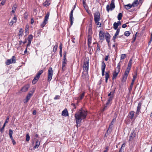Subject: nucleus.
Wrapping results in <instances>:
<instances>
[{
    "mask_svg": "<svg viewBox=\"0 0 152 152\" xmlns=\"http://www.w3.org/2000/svg\"><path fill=\"white\" fill-rule=\"evenodd\" d=\"M87 115V111L82 108L77 110L75 114V118L77 127L80 126L82 120L85 119Z\"/></svg>",
    "mask_w": 152,
    "mask_h": 152,
    "instance_id": "nucleus-1",
    "label": "nucleus"
},
{
    "mask_svg": "<svg viewBox=\"0 0 152 152\" xmlns=\"http://www.w3.org/2000/svg\"><path fill=\"white\" fill-rule=\"evenodd\" d=\"M89 59L88 58H86L85 59L83 63V72L82 73V76L86 77L88 74V71L89 68Z\"/></svg>",
    "mask_w": 152,
    "mask_h": 152,
    "instance_id": "nucleus-2",
    "label": "nucleus"
},
{
    "mask_svg": "<svg viewBox=\"0 0 152 152\" xmlns=\"http://www.w3.org/2000/svg\"><path fill=\"white\" fill-rule=\"evenodd\" d=\"M43 71L42 70H39L37 73L36 76L32 80V83L35 84L38 81L40 75L43 73Z\"/></svg>",
    "mask_w": 152,
    "mask_h": 152,
    "instance_id": "nucleus-3",
    "label": "nucleus"
},
{
    "mask_svg": "<svg viewBox=\"0 0 152 152\" xmlns=\"http://www.w3.org/2000/svg\"><path fill=\"white\" fill-rule=\"evenodd\" d=\"M114 0H112L111 3L110 4V8L109 5H107L106 6L107 11L109 12L110 10L112 11L114 10L115 7V6L114 4Z\"/></svg>",
    "mask_w": 152,
    "mask_h": 152,
    "instance_id": "nucleus-4",
    "label": "nucleus"
},
{
    "mask_svg": "<svg viewBox=\"0 0 152 152\" xmlns=\"http://www.w3.org/2000/svg\"><path fill=\"white\" fill-rule=\"evenodd\" d=\"M49 15L50 13L49 12H48L45 17L43 22H42L40 25V26L41 27L43 28L47 23Z\"/></svg>",
    "mask_w": 152,
    "mask_h": 152,
    "instance_id": "nucleus-5",
    "label": "nucleus"
},
{
    "mask_svg": "<svg viewBox=\"0 0 152 152\" xmlns=\"http://www.w3.org/2000/svg\"><path fill=\"white\" fill-rule=\"evenodd\" d=\"M53 71L52 68L50 67L48 70V75L47 80L48 82H50L52 79L53 75Z\"/></svg>",
    "mask_w": 152,
    "mask_h": 152,
    "instance_id": "nucleus-6",
    "label": "nucleus"
},
{
    "mask_svg": "<svg viewBox=\"0 0 152 152\" xmlns=\"http://www.w3.org/2000/svg\"><path fill=\"white\" fill-rule=\"evenodd\" d=\"M75 8L76 4L74 5L73 9L71 11L70 14L69 20L70 22V24L71 25H72L73 23V20H74V18L73 17V12Z\"/></svg>",
    "mask_w": 152,
    "mask_h": 152,
    "instance_id": "nucleus-7",
    "label": "nucleus"
},
{
    "mask_svg": "<svg viewBox=\"0 0 152 152\" xmlns=\"http://www.w3.org/2000/svg\"><path fill=\"white\" fill-rule=\"evenodd\" d=\"M136 133L134 132V131H132L129 137V143H130L131 142H132L134 138L136 136Z\"/></svg>",
    "mask_w": 152,
    "mask_h": 152,
    "instance_id": "nucleus-8",
    "label": "nucleus"
},
{
    "mask_svg": "<svg viewBox=\"0 0 152 152\" xmlns=\"http://www.w3.org/2000/svg\"><path fill=\"white\" fill-rule=\"evenodd\" d=\"M100 19V14L99 12H96L94 15V20L95 22L99 21Z\"/></svg>",
    "mask_w": 152,
    "mask_h": 152,
    "instance_id": "nucleus-9",
    "label": "nucleus"
},
{
    "mask_svg": "<svg viewBox=\"0 0 152 152\" xmlns=\"http://www.w3.org/2000/svg\"><path fill=\"white\" fill-rule=\"evenodd\" d=\"M92 25L91 22L89 26L88 36H91V35L92 34Z\"/></svg>",
    "mask_w": 152,
    "mask_h": 152,
    "instance_id": "nucleus-10",
    "label": "nucleus"
},
{
    "mask_svg": "<svg viewBox=\"0 0 152 152\" xmlns=\"http://www.w3.org/2000/svg\"><path fill=\"white\" fill-rule=\"evenodd\" d=\"M106 64L104 61H102V64L101 69L102 70V75L103 76L104 75L105 70L106 67Z\"/></svg>",
    "mask_w": 152,
    "mask_h": 152,
    "instance_id": "nucleus-11",
    "label": "nucleus"
},
{
    "mask_svg": "<svg viewBox=\"0 0 152 152\" xmlns=\"http://www.w3.org/2000/svg\"><path fill=\"white\" fill-rule=\"evenodd\" d=\"M33 94V92L32 91H31V92L28 93L26 96L25 102H24V103H26L31 98V97L32 96Z\"/></svg>",
    "mask_w": 152,
    "mask_h": 152,
    "instance_id": "nucleus-12",
    "label": "nucleus"
},
{
    "mask_svg": "<svg viewBox=\"0 0 152 152\" xmlns=\"http://www.w3.org/2000/svg\"><path fill=\"white\" fill-rule=\"evenodd\" d=\"M106 34H105L104 32L102 31H100L99 32V38L100 40L104 39V37Z\"/></svg>",
    "mask_w": 152,
    "mask_h": 152,
    "instance_id": "nucleus-13",
    "label": "nucleus"
},
{
    "mask_svg": "<svg viewBox=\"0 0 152 152\" xmlns=\"http://www.w3.org/2000/svg\"><path fill=\"white\" fill-rule=\"evenodd\" d=\"M142 103L141 102H139L138 104L137 107V110L136 112V114L137 116L139 114V113L140 112V110L141 108Z\"/></svg>",
    "mask_w": 152,
    "mask_h": 152,
    "instance_id": "nucleus-14",
    "label": "nucleus"
},
{
    "mask_svg": "<svg viewBox=\"0 0 152 152\" xmlns=\"http://www.w3.org/2000/svg\"><path fill=\"white\" fill-rule=\"evenodd\" d=\"M16 20L17 18L15 15L14 17L13 18L11 21L9 22V25L10 26H12L14 23L16 22Z\"/></svg>",
    "mask_w": 152,
    "mask_h": 152,
    "instance_id": "nucleus-15",
    "label": "nucleus"
},
{
    "mask_svg": "<svg viewBox=\"0 0 152 152\" xmlns=\"http://www.w3.org/2000/svg\"><path fill=\"white\" fill-rule=\"evenodd\" d=\"M86 0H83V7L85 8L86 12L87 13H88V5H87V4L86 3Z\"/></svg>",
    "mask_w": 152,
    "mask_h": 152,
    "instance_id": "nucleus-16",
    "label": "nucleus"
},
{
    "mask_svg": "<svg viewBox=\"0 0 152 152\" xmlns=\"http://www.w3.org/2000/svg\"><path fill=\"white\" fill-rule=\"evenodd\" d=\"M29 88V86L28 85H27L24 86L21 89V91L23 92H25L27 91Z\"/></svg>",
    "mask_w": 152,
    "mask_h": 152,
    "instance_id": "nucleus-17",
    "label": "nucleus"
},
{
    "mask_svg": "<svg viewBox=\"0 0 152 152\" xmlns=\"http://www.w3.org/2000/svg\"><path fill=\"white\" fill-rule=\"evenodd\" d=\"M119 71H118L116 70H115V71H114L113 72V76L112 77V79L113 80L114 79H115L116 78L117 76L118 75L119 73Z\"/></svg>",
    "mask_w": 152,
    "mask_h": 152,
    "instance_id": "nucleus-18",
    "label": "nucleus"
},
{
    "mask_svg": "<svg viewBox=\"0 0 152 152\" xmlns=\"http://www.w3.org/2000/svg\"><path fill=\"white\" fill-rule=\"evenodd\" d=\"M107 42L109 43L110 42V35L108 33H106V35H105Z\"/></svg>",
    "mask_w": 152,
    "mask_h": 152,
    "instance_id": "nucleus-19",
    "label": "nucleus"
},
{
    "mask_svg": "<svg viewBox=\"0 0 152 152\" xmlns=\"http://www.w3.org/2000/svg\"><path fill=\"white\" fill-rule=\"evenodd\" d=\"M62 115L64 116H68L69 115L68 111L66 109H65L62 112Z\"/></svg>",
    "mask_w": 152,
    "mask_h": 152,
    "instance_id": "nucleus-20",
    "label": "nucleus"
},
{
    "mask_svg": "<svg viewBox=\"0 0 152 152\" xmlns=\"http://www.w3.org/2000/svg\"><path fill=\"white\" fill-rule=\"evenodd\" d=\"M128 74L124 73V75L123 78L122 80V82H124L126 81L128 77Z\"/></svg>",
    "mask_w": 152,
    "mask_h": 152,
    "instance_id": "nucleus-21",
    "label": "nucleus"
},
{
    "mask_svg": "<svg viewBox=\"0 0 152 152\" xmlns=\"http://www.w3.org/2000/svg\"><path fill=\"white\" fill-rule=\"evenodd\" d=\"M92 36H88V47L91 43Z\"/></svg>",
    "mask_w": 152,
    "mask_h": 152,
    "instance_id": "nucleus-22",
    "label": "nucleus"
},
{
    "mask_svg": "<svg viewBox=\"0 0 152 152\" xmlns=\"http://www.w3.org/2000/svg\"><path fill=\"white\" fill-rule=\"evenodd\" d=\"M129 116L130 118L131 119H133L134 116V112L133 111H131L130 112Z\"/></svg>",
    "mask_w": 152,
    "mask_h": 152,
    "instance_id": "nucleus-23",
    "label": "nucleus"
},
{
    "mask_svg": "<svg viewBox=\"0 0 152 152\" xmlns=\"http://www.w3.org/2000/svg\"><path fill=\"white\" fill-rule=\"evenodd\" d=\"M40 141L38 140H37L36 142L35 145L34 146V148L35 149L38 148L39 147V145H40Z\"/></svg>",
    "mask_w": 152,
    "mask_h": 152,
    "instance_id": "nucleus-24",
    "label": "nucleus"
},
{
    "mask_svg": "<svg viewBox=\"0 0 152 152\" xmlns=\"http://www.w3.org/2000/svg\"><path fill=\"white\" fill-rule=\"evenodd\" d=\"M139 4L138 0H135L132 4V5L133 7L137 6Z\"/></svg>",
    "mask_w": 152,
    "mask_h": 152,
    "instance_id": "nucleus-25",
    "label": "nucleus"
},
{
    "mask_svg": "<svg viewBox=\"0 0 152 152\" xmlns=\"http://www.w3.org/2000/svg\"><path fill=\"white\" fill-rule=\"evenodd\" d=\"M13 133V131L12 129H10L9 130V136H10V138L11 139V140L14 139H13L12 136Z\"/></svg>",
    "mask_w": 152,
    "mask_h": 152,
    "instance_id": "nucleus-26",
    "label": "nucleus"
},
{
    "mask_svg": "<svg viewBox=\"0 0 152 152\" xmlns=\"http://www.w3.org/2000/svg\"><path fill=\"white\" fill-rule=\"evenodd\" d=\"M124 6L126 10H129L130 9L132 6V4H130L125 5Z\"/></svg>",
    "mask_w": 152,
    "mask_h": 152,
    "instance_id": "nucleus-27",
    "label": "nucleus"
},
{
    "mask_svg": "<svg viewBox=\"0 0 152 152\" xmlns=\"http://www.w3.org/2000/svg\"><path fill=\"white\" fill-rule=\"evenodd\" d=\"M105 82L106 83H107V80L109 77V75L108 72H105Z\"/></svg>",
    "mask_w": 152,
    "mask_h": 152,
    "instance_id": "nucleus-28",
    "label": "nucleus"
},
{
    "mask_svg": "<svg viewBox=\"0 0 152 152\" xmlns=\"http://www.w3.org/2000/svg\"><path fill=\"white\" fill-rule=\"evenodd\" d=\"M131 67L128 66L127 68L126 69V70L125 71V73H126L127 74H129L131 69Z\"/></svg>",
    "mask_w": 152,
    "mask_h": 152,
    "instance_id": "nucleus-29",
    "label": "nucleus"
},
{
    "mask_svg": "<svg viewBox=\"0 0 152 152\" xmlns=\"http://www.w3.org/2000/svg\"><path fill=\"white\" fill-rule=\"evenodd\" d=\"M23 29L22 28H21L20 29V31L19 32V33H18V35H19V36L22 37L23 36Z\"/></svg>",
    "mask_w": 152,
    "mask_h": 152,
    "instance_id": "nucleus-30",
    "label": "nucleus"
},
{
    "mask_svg": "<svg viewBox=\"0 0 152 152\" xmlns=\"http://www.w3.org/2000/svg\"><path fill=\"white\" fill-rule=\"evenodd\" d=\"M84 95L85 92H83L80 95V96L78 98V99L80 100L82 99L84 96Z\"/></svg>",
    "mask_w": 152,
    "mask_h": 152,
    "instance_id": "nucleus-31",
    "label": "nucleus"
},
{
    "mask_svg": "<svg viewBox=\"0 0 152 152\" xmlns=\"http://www.w3.org/2000/svg\"><path fill=\"white\" fill-rule=\"evenodd\" d=\"M12 63H16V58L14 56H12V58L10 59Z\"/></svg>",
    "mask_w": 152,
    "mask_h": 152,
    "instance_id": "nucleus-32",
    "label": "nucleus"
},
{
    "mask_svg": "<svg viewBox=\"0 0 152 152\" xmlns=\"http://www.w3.org/2000/svg\"><path fill=\"white\" fill-rule=\"evenodd\" d=\"M43 5L45 7H47L50 4L49 1H46L43 4Z\"/></svg>",
    "mask_w": 152,
    "mask_h": 152,
    "instance_id": "nucleus-33",
    "label": "nucleus"
},
{
    "mask_svg": "<svg viewBox=\"0 0 152 152\" xmlns=\"http://www.w3.org/2000/svg\"><path fill=\"white\" fill-rule=\"evenodd\" d=\"M58 47V43H56L55 45L53 48V52L55 53Z\"/></svg>",
    "mask_w": 152,
    "mask_h": 152,
    "instance_id": "nucleus-34",
    "label": "nucleus"
},
{
    "mask_svg": "<svg viewBox=\"0 0 152 152\" xmlns=\"http://www.w3.org/2000/svg\"><path fill=\"white\" fill-rule=\"evenodd\" d=\"M12 63L11 61V60L8 59L5 62V64L7 65H9L11 64Z\"/></svg>",
    "mask_w": 152,
    "mask_h": 152,
    "instance_id": "nucleus-35",
    "label": "nucleus"
},
{
    "mask_svg": "<svg viewBox=\"0 0 152 152\" xmlns=\"http://www.w3.org/2000/svg\"><path fill=\"white\" fill-rule=\"evenodd\" d=\"M33 36L32 34L29 35L28 38V41H30L31 42L32 40L33 39Z\"/></svg>",
    "mask_w": 152,
    "mask_h": 152,
    "instance_id": "nucleus-36",
    "label": "nucleus"
},
{
    "mask_svg": "<svg viewBox=\"0 0 152 152\" xmlns=\"http://www.w3.org/2000/svg\"><path fill=\"white\" fill-rule=\"evenodd\" d=\"M114 28L115 30H117L118 26L117 24V23L115 22L113 24Z\"/></svg>",
    "mask_w": 152,
    "mask_h": 152,
    "instance_id": "nucleus-37",
    "label": "nucleus"
},
{
    "mask_svg": "<svg viewBox=\"0 0 152 152\" xmlns=\"http://www.w3.org/2000/svg\"><path fill=\"white\" fill-rule=\"evenodd\" d=\"M122 13H119L118 15V17H117L118 20H121V18H122Z\"/></svg>",
    "mask_w": 152,
    "mask_h": 152,
    "instance_id": "nucleus-38",
    "label": "nucleus"
},
{
    "mask_svg": "<svg viewBox=\"0 0 152 152\" xmlns=\"http://www.w3.org/2000/svg\"><path fill=\"white\" fill-rule=\"evenodd\" d=\"M132 58H131L130 59V60L128 63V66L131 67L132 64Z\"/></svg>",
    "mask_w": 152,
    "mask_h": 152,
    "instance_id": "nucleus-39",
    "label": "nucleus"
},
{
    "mask_svg": "<svg viewBox=\"0 0 152 152\" xmlns=\"http://www.w3.org/2000/svg\"><path fill=\"white\" fill-rule=\"evenodd\" d=\"M126 57V55L125 54H122L121 55L120 57L121 60H122L124 59Z\"/></svg>",
    "mask_w": 152,
    "mask_h": 152,
    "instance_id": "nucleus-40",
    "label": "nucleus"
},
{
    "mask_svg": "<svg viewBox=\"0 0 152 152\" xmlns=\"http://www.w3.org/2000/svg\"><path fill=\"white\" fill-rule=\"evenodd\" d=\"M26 141H28L30 140V137L29 136L28 133L27 134H26Z\"/></svg>",
    "mask_w": 152,
    "mask_h": 152,
    "instance_id": "nucleus-41",
    "label": "nucleus"
},
{
    "mask_svg": "<svg viewBox=\"0 0 152 152\" xmlns=\"http://www.w3.org/2000/svg\"><path fill=\"white\" fill-rule=\"evenodd\" d=\"M66 52H64V58L63 61H67L66 58Z\"/></svg>",
    "mask_w": 152,
    "mask_h": 152,
    "instance_id": "nucleus-42",
    "label": "nucleus"
},
{
    "mask_svg": "<svg viewBox=\"0 0 152 152\" xmlns=\"http://www.w3.org/2000/svg\"><path fill=\"white\" fill-rule=\"evenodd\" d=\"M66 64V61H63L62 63V67L63 69L64 67H65Z\"/></svg>",
    "mask_w": 152,
    "mask_h": 152,
    "instance_id": "nucleus-43",
    "label": "nucleus"
},
{
    "mask_svg": "<svg viewBox=\"0 0 152 152\" xmlns=\"http://www.w3.org/2000/svg\"><path fill=\"white\" fill-rule=\"evenodd\" d=\"M116 70L118 71H120V63H119L117 65V67L116 68Z\"/></svg>",
    "mask_w": 152,
    "mask_h": 152,
    "instance_id": "nucleus-44",
    "label": "nucleus"
},
{
    "mask_svg": "<svg viewBox=\"0 0 152 152\" xmlns=\"http://www.w3.org/2000/svg\"><path fill=\"white\" fill-rule=\"evenodd\" d=\"M124 34L126 36L128 37L130 35V33L129 31H126Z\"/></svg>",
    "mask_w": 152,
    "mask_h": 152,
    "instance_id": "nucleus-45",
    "label": "nucleus"
},
{
    "mask_svg": "<svg viewBox=\"0 0 152 152\" xmlns=\"http://www.w3.org/2000/svg\"><path fill=\"white\" fill-rule=\"evenodd\" d=\"M114 91H114L113 92L111 91L110 92V93L108 94V96H113Z\"/></svg>",
    "mask_w": 152,
    "mask_h": 152,
    "instance_id": "nucleus-46",
    "label": "nucleus"
},
{
    "mask_svg": "<svg viewBox=\"0 0 152 152\" xmlns=\"http://www.w3.org/2000/svg\"><path fill=\"white\" fill-rule=\"evenodd\" d=\"M133 84L132 83H131V84L130 86V87L129 88V92H131L132 90L133 86Z\"/></svg>",
    "mask_w": 152,
    "mask_h": 152,
    "instance_id": "nucleus-47",
    "label": "nucleus"
},
{
    "mask_svg": "<svg viewBox=\"0 0 152 152\" xmlns=\"http://www.w3.org/2000/svg\"><path fill=\"white\" fill-rule=\"evenodd\" d=\"M116 30V32L115 34H114L115 36H118V35L119 33L120 32V30L119 28H118Z\"/></svg>",
    "mask_w": 152,
    "mask_h": 152,
    "instance_id": "nucleus-48",
    "label": "nucleus"
},
{
    "mask_svg": "<svg viewBox=\"0 0 152 152\" xmlns=\"http://www.w3.org/2000/svg\"><path fill=\"white\" fill-rule=\"evenodd\" d=\"M9 116H7V118L5 120V123H4V124H5V125H6V124H7V123L8 122V121L9 120Z\"/></svg>",
    "mask_w": 152,
    "mask_h": 152,
    "instance_id": "nucleus-49",
    "label": "nucleus"
},
{
    "mask_svg": "<svg viewBox=\"0 0 152 152\" xmlns=\"http://www.w3.org/2000/svg\"><path fill=\"white\" fill-rule=\"evenodd\" d=\"M96 23L97 26H98L99 27H100L101 26V24L99 23V21H95Z\"/></svg>",
    "mask_w": 152,
    "mask_h": 152,
    "instance_id": "nucleus-50",
    "label": "nucleus"
},
{
    "mask_svg": "<svg viewBox=\"0 0 152 152\" xmlns=\"http://www.w3.org/2000/svg\"><path fill=\"white\" fill-rule=\"evenodd\" d=\"M100 50V46L98 44H97V49L96 50V51H98V52H99Z\"/></svg>",
    "mask_w": 152,
    "mask_h": 152,
    "instance_id": "nucleus-51",
    "label": "nucleus"
},
{
    "mask_svg": "<svg viewBox=\"0 0 152 152\" xmlns=\"http://www.w3.org/2000/svg\"><path fill=\"white\" fill-rule=\"evenodd\" d=\"M125 146V143H124L122 145L120 148L124 150Z\"/></svg>",
    "mask_w": 152,
    "mask_h": 152,
    "instance_id": "nucleus-52",
    "label": "nucleus"
},
{
    "mask_svg": "<svg viewBox=\"0 0 152 152\" xmlns=\"http://www.w3.org/2000/svg\"><path fill=\"white\" fill-rule=\"evenodd\" d=\"M6 1V0H2L1 3V4L2 5H4Z\"/></svg>",
    "mask_w": 152,
    "mask_h": 152,
    "instance_id": "nucleus-53",
    "label": "nucleus"
},
{
    "mask_svg": "<svg viewBox=\"0 0 152 152\" xmlns=\"http://www.w3.org/2000/svg\"><path fill=\"white\" fill-rule=\"evenodd\" d=\"M16 9V7H13L12 9V12L13 13H14Z\"/></svg>",
    "mask_w": 152,
    "mask_h": 152,
    "instance_id": "nucleus-54",
    "label": "nucleus"
},
{
    "mask_svg": "<svg viewBox=\"0 0 152 152\" xmlns=\"http://www.w3.org/2000/svg\"><path fill=\"white\" fill-rule=\"evenodd\" d=\"M5 126V124H4L2 127L1 129V130H0V131L1 132H3Z\"/></svg>",
    "mask_w": 152,
    "mask_h": 152,
    "instance_id": "nucleus-55",
    "label": "nucleus"
},
{
    "mask_svg": "<svg viewBox=\"0 0 152 152\" xmlns=\"http://www.w3.org/2000/svg\"><path fill=\"white\" fill-rule=\"evenodd\" d=\"M128 23H125L123 24L122 26V27L123 28H125L127 26L126 24H128Z\"/></svg>",
    "mask_w": 152,
    "mask_h": 152,
    "instance_id": "nucleus-56",
    "label": "nucleus"
},
{
    "mask_svg": "<svg viewBox=\"0 0 152 152\" xmlns=\"http://www.w3.org/2000/svg\"><path fill=\"white\" fill-rule=\"evenodd\" d=\"M59 48L60 50V51H62V45L61 43L60 44V45L59 46Z\"/></svg>",
    "mask_w": 152,
    "mask_h": 152,
    "instance_id": "nucleus-57",
    "label": "nucleus"
},
{
    "mask_svg": "<svg viewBox=\"0 0 152 152\" xmlns=\"http://www.w3.org/2000/svg\"><path fill=\"white\" fill-rule=\"evenodd\" d=\"M113 96H110L109 98L107 100L108 101H109V102H110L113 99Z\"/></svg>",
    "mask_w": 152,
    "mask_h": 152,
    "instance_id": "nucleus-58",
    "label": "nucleus"
},
{
    "mask_svg": "<svg viewBox=\"0 0 152 152\" xmlns=\"http://www.w3.org/2000/svg\"><path fill=\"white\" fill-rule=\"evenodd\" d=\"M60 96L58 95H56L55 97L54 98V99L55 100H56L58 99H59Z\"/></svg>",
    "mask_w": 152,
    "mask_h": 152,
    "instance_id": "nucleus-59",
    "label": "nucleus"
},
{
    "mask_svg": "<svg viewBox=\"0 0 152 152\" xmlns=\"http://www.w3.org/2000/svg\"><path fill=\"white\" fill-rule=\"evenodd\" d=\"M109 54L107 56H105V61H108V57H109Z\"/></svg>",
    "mask_w": 152,
    "mask_h": 152,
    "instance_id": "nucleus-60",
    "label": "nucleus"
},
{
    "mask_svg": "<svg viewBox=\"0 0 152 152\" xmlns=\"http://www.w3.org/2000/svg\"><path fill=\"white\" fill-rule=\"evenodd\" d=\"M137 73H136L135 75H134L133 76V79L135 80L137 77Z\"/></svg>",
    "mask_w": 152,
    "mask_h": 152,
    "instance_id": "nucleus-61",
    "label": "nucleus"
},
{
    "mask_svg": "<svg viewBox=\"0 0 152 152\" xmlns=\"http://www.w3.org/2000/svg\"><path fill=\"white\" fill-rule=\"evenodd\" d=\"M31 42L30 41H28V43L27 45V47H28V46H30L31 44Z\"/></svg>",
    "mask_w": 152,
    "mask_h": 152,
    "instance_id": "nucleus-62",
    "label": "nucleus"
},
{
    "mask_svg": "<svg viewBox=\"0 0 152 152\" xmlns=\"http://www.w3.org/2000/svg\"><path fill=\"white\" fill-rule=\"evenodd\" d=\"M71 105L72 106H73L74 107V108L75 109L76 108V105H75V104L74 103H72V104H71Z\"/></svg>",
    "mask_w": 152,
    "mask_h": 152,
    "instance_id": "nucleus-63",
    "label": "nucleus"
},
{
    "mask_svg": "<svg viewBox=\"0 0 152 152\" xmlns=\"http://www.w3.org/2000/svg\"><path fill=\"white\" fill-rule=\"evenodd\" d=\"M34 20L33 18H32L31 19V24H33L34 23Z\"/></svg>",
    "mask_w": 152,
    "mask_h": 152,
    "instance_id": "nucleus-64",
    "label": "nucleus"
}]
</instances>
